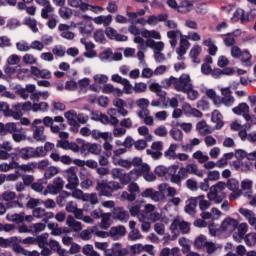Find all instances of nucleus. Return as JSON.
Here are the masks:
<instances>
[{"mask_svg":"<svg viewBox=\"0 0 256 256\" xmlns=\"http://www.w3.org/2000/svg\"><path fill=\"white\" fill-rule=\"evenodd\" d=\"M166 87H171L174 85V89L181 93H189L193 89V84H191V76L188 74H182L179 79L171 76L169 79L164 81Z\"/></svg>","mask_w":256,"mask_h":256,"instance_id":"obj_1","label":"nucleus"},{"mask_svg":"<svg viewBox=\"0 0 256 256\" xmlns=\"http://www.w3.org/2000/svg\"><path fill=\"white\" fill-rule=\"evenodd\" d=\"M96 189L103 197H112L114 191L123 189V185L116 181L98 182Z\"/></svg>","mask_w":256,"mask_h":256,"instance_id":"obj_2","label":"nucleus"},{"mask_svg":"<svg viewBox=\"0 0 256 256\" xmlns=\"http://www.w3.org/2000/svg\"><path fill=\"white\" fill-rule=\"evenodd\" d=\"M0 247L2 249L11 248L15 253H21L22 255H25V253H27V250L19 244V241L15 236H12L10 238L0 237Z\"/></svg>","mask_w":256,"mask_h":256,"instance_id":"obj_3","label":"nucleus"},{"mask_svg":"<svg viewBox=\"0 0 256 256\" xmlns=\"http://www.w3.org/2000/svg\"><path fill=\"white\" fill-rule=\"evenodd\" d=\"M66 177L68 183L66 184V189L73 191L79 187V178L77 177V168L70 167L66 170Z\"/></svg>","mask_w":256,"mask_h":256,"instance_id":"obj_4","label":"nucleus"},{"mask_svg":"<svg viewBox=\"0 0 256 256\" xmlns=\"http://www.w3.org/2000/svg\"><path fill=\"white\" fill-rule=\"evenodd\" d=\"M15 153L11 154L14 157H20V159H23L24 161H29V159H34L33 156V147H24L20 148L17 147L14 149Z\"/></svg>","mask_w":256,"mask_h":256,"instance_id":"obj_5","label":"nucleus"},{"mask_svg":"<svg viewBox=\"0 0 256 256\" xmlns=\"http://www.w3.org/2000/svg\"><path fill=\"white\" fill-rule=\"evenodd\" d=\"M114 219L121 221V223H127L129 221V212L123 209L122 207H118L113 212Z\"/></svg>","mask_w":256,"mask_h":256,"instance_id":"obj_6","label":"nucleus"},{"mask_svg":"<svg viewBox=\"0 0 256 256\" xmlns=\"http://www.w3.org/2000/svg\"><path fill=\"white\" fill-rule=\"evenodd\" d=\"M64 117L68 121V125L71 127H76V129H79V123H77V112L75 110H69L64 113Z\"/></svg>","mask_w":256,"mask_h":256,"instance_id":"obj_7","label":"nucleus"},{"mask_svg":"<svg viewBox=\"0 0 256 256\" xmlns=\"http://www.w3.org/2000/svg\"><path fill=\"white\" fill-rule=\"evenodd\" d=\"M199 199H205V196L200 195L197 198H190L188 200V204L185 206V211L188 213V215H193V213H195V208L197 207Z\"/></svg>","mask_w":256,"mask_h":256,"instance_id":"obj_8","label":"nucleus"},{"mask_svg":"<svg viewBox=\"0 0 256 256\" xmlns=\"http://www.w3.org/2000/svg\"><path fill=\"white\" fill-rule=\"evenodd\" d=\"M243 67H251L253 65V55L249 52V50L242 51V54L239 57Z\"/></svg>","mask_w":256,"mask_h":256,"instance_id":"obj_9","label":"nucleus"},{"mask_svg":"<svg viewBox=\"0 0 256 256\" xmlns=\"http://www.w3.org/2000/svg\"><path fill=\"white\" fill-rule=\"evenodd\" d=\"M49 247L52 251H56L60 256H69V252L63 248L57 240H50Z\"/></svg>","mask_w":256,"mask_h":256,"instance_id":"obj_10","label":"nucleus"},{"mask_svg":"<svg viewBox=\"0 0 256 256\" xmlns=\"http://www.w3.org/2000/svg\"><path fill=\"white\" fill-rule=\"evenodd\" d=\"M142 197L146 199H152V201H159V197H161V193L159 191L153 190V188H147L141 193Z\"/></svg>","mask_w":256,"mask_h":256,"instance_id":"obj_11","label":"nucleus"},{"mask_svg":"<svg viewBox=\"0 0 256 256\" xmlns=\"http://www.w3.org/2000/svg\"><path fill=\"white\" fill-rule=\"evenodd\" d=\"M78 25H81V27H79V32L81 35H91V33H93V22L85 21L78 23Z\"/></svg>","mask_w":256,"mask_h":256,"instance_id":"obj_12","label":"nucleus"},{"mask_svg":"<svg viewBox=\"0 0 256 256\" xmlns=\"http://www.w3.org/2000/svg\"><path fill=\"white\" fill-rule=\"evenodd\" d=\"M211 121L216 123V129H221L225 125V122H223V115H221L219 110H214L212 112Z\"/></svg>","mask_w":256,"mask_h":256,"instance_id":"obj_13","label":"nucleus"},{"mask_svg":"<svg viewBox=\"0 0 256 256\" xmlns=\"http://www.w3.org/2000/svg\"><path fill=\"white\" fill-rule=\"evenodd\" d=\"M177 169H179L178 165H173L169 168V173L171 175L170 181L171 183H175L176 185H179L182 181L181 175L177 174Z\"/></svg>","mask_w":256,"mask_h":256,"instance_id":"obj_14","label":"nucleus"},{"mask_svg":"<svg viewBox=\"0 0 256 256\" xmlns=\"http://www.w3.org/2000/svg\"><path fill=\"white\" fill-rule=\"evenodd\" d=\"M237 35H241L240 30H236L232 33L224 34V36L226 37L224 39V44L226 45V47H233V45H235V38H233V36L237 37Z\"/></svg>","mask_w":256,"mask_h":256,"instance_id":"obj_15","label":"nucleus"},{"mask_svg":"<svg viewBox=\"0 0 256 256\" xmlns=\"http://www.w3.org/2000/svg\"><path fill=\"white\" fill-rule=\"evenodd\" d=\"M70 7L79 8L81 11H89V4L83 2V0H68Z\"/></svg>","mask_w":256,"mask_h":256,"instance_id":"obj_16","label":"nucleus"},{"mask_svg":"<svg viewBox=\"0 0 256 256\" xmlns=\"http://www.w3.org/2000/svg\"><path fill=\"white\" fill-rule=\"evenodd\" d=\"M7 221H11L12 223H23L25 221V212H21L19 214H7Z\"/></svg>","mask_w":256,"mask_h":256,"instance_id":"obj_17","label":"nucleus"},{"mask_svg":"<svg viewBox=\"0 0 256 256\" xmlns=\"http://www.w3.org/2000/svg\"><path fill=\"white\" fill-rule=\"evenodd\" d=\"M126 233H127V230L123 225L115 226L110 229L111 237H117V235H119L120 237H124Z\"/></svg>","mask_w":256,"mask_h":256,"instance_id":"obj_18","label":"nucleus"},{"mask_svg":"<svg viewBox=\"0 0 256 256\" xmlns=\"http://www.w3.org/2000/svg\"><path fill=\"white\" fill-rule=\"evenodd\" d=\"M44 131H45V127L36 126L34 133H33V138L36 141H42V142L45 141V139H47V137H45V135H43Z\"/></svg>","mask_w":256,"mask_h":256,"instance_id":"obj_19","label":"nucleus"},{"mask_svg":"<svg viewBox=\"0 0 256 256\" xmlns=\"http://www.w3.org/2000/svg\"><path fill=\"white\" fill-rule=\"evenodd\" d=\"M191 9H193V1H189V0H183L180 4V6L178 7V12L179 13H189V11H191Z\"/></svg>","mask_w":256,"mask_h":256,"instance_id":"obj_20","label":"nucleus"},{"mask_svg":"<svg viewBox=\"0 0 256 256\" xmlns=\"http://www.w3.org/2000/svg\"><path fill=\"white\" fill-rule=\"evenodd\" d=\"M24 25L29 27L33 33H39V28H37V20L31 17H26L24 19Z\"/></svg>","mask_w":256,"mask_h":256,"instance_id":"obj_21","label":"nucleus"},{"mask_svg":"<svg viewBox=\"0 0 256 256\" xmlns=\"http://www.w3.org/2000/svg\"><path fill=\"white\" fill-rule=\"evenodd\" d=\"M169 135L174 141H183V132L175 126L170 130Z\"/></svg>","mask_w":256,"mask_h":256,"instance_id":"obj_22","label":"nucleus"},{"mask_svg":"<svg viewBox=\"0 0 256 256\" xmlns=\"http://www.w3.org/2000/svg\"><path fill=\"white\" fill-rule=\"evenodd\" d=\"M235 115H242V113H249V105L247 103H240L238 106L232 109Z\"/></svg>","mask_w":256,"mask_h":256,"instance_id":"obj_23","label":"nucleus"},{"mask_svg":"<svg viewBox=\"0 0 256 256\" xmlns=\"http://www.w3.org/2000/svg\"><path fill=\"white\" fill-rule=\"evenodd\" d=\"M32 111L37 113V111H49V104L47 102L34 103L32 105Z\"/></svg>","mask_w":256,"mask_h":256,"instance_id":"obj_24","label":"nucleus"},{"mask_svg":"<svg viewBox=\"0 0 256 256\" xmlns=\"http://www.w3.org/2000/svg\"><path fill=\"white\" fill-rule=\"evenodd\" d=\"M222 227H225L226 229L227 227H232V229H237V227H239V221L233 218H226L222 223Z\"/></svg>","mask_w":256,"mask_h":256,"instance_id":"obj_25","label":"nucleus"},{"mask_svg":"<svg viewBox=\"0 0 256 256\" xmlns=\"http://www.w3.org/2000/svg\"><path fill=\"white\" fill-rule=\"evenodd\" d=\"M49 237L48 233L39 235L35 238V243L38 244V246L41 248L45 247V245H47V239Z\"/></svg>","mask_w":256,"mask_h":256,"instance_id":"obj_26","label":"nucleus"},{"mask_svg":"<svg viewBox=\"0 0 256 256\" xmlns=\"http://www.w3.org/2000/svg\"><path fill=\"white\" fill-rule=\"evenodd\" d=\"M102 220H101V224L100 227L101 229H108L111 227V223H109L110 219H111V214L107 213V214H102Z\"/></svg>","mask_w":256,"mask_h":256,"instance_id":"obj_27","label":"nucleus"},{"mask_svg":"<svg viewBox=\"0 0 256 256\" xmlns=\"http://www.w3.org/2000/svg\"><path fill=\"white\" fill-rule=\"evenodd\" d=\"M32 153H33L34 159L47 156V153L45 152V148H43V146L32 148Z\"/></svg>","mask_w":256,"mask_h":256,"instance_id":"obj_28","label":"nucleus"},{"mask_svg":"<svg viewBox=\"0 0 256 256\" xmlns=\"http://www.w3.org/2000/svg\"><path fill=\"white\" fill-rule=\"evenodd\" d=\"M191 59H193L194 63H197V57H199V55H201V46L196 45L194 46L189 53Z\"/></svg>","mask_w":256,"mask_h":256,"instance_id":"obj_29","label":"nucleus"},{"mask_svg":"<svg viewBox=\"0 0 256 256\" xmlns=\"http://www.w3.org/2000/svg\"><path fill=\"white\" fill-rule=\"evenodd\" d=\"M134 173L138 176L143 175V173H149V171H151V168L148 166L147 163L141 164L140 167L138 169H134L131 171V173Z\"/></svg>","mask_w":256,"mask_h":256,"instance_id":"obj_30","label":"nucleus"},{"mask_svg":"<svg viewBox=\"0 0 256 256\" xmlns=\"http://www.w3.org/2000/svg\"><path fill=\"white\" fill-rule=\"evenodd\" d=\"M181 127L182 131H185V133H190L191 129H193V124L191 123H182L179 122H172V127Z\"/></svg>","mask_w":256,"mask_h":256,"instance_id":"obj_31","label":"nucleus"},{"mask_svg":"<svg viewBox=\"0 0 256 256\" xmlns=\"http://www.w3.org/2000/svg\"><path fill=\"white\" fill-rule=\"evenodd\" d=\"M85 49L89 52H85L84 56L91 59V57L95 55V51H93V49H95V44H93V42L85 43Z\"/></svg>","mask_w":256,"mask_h":256,"instance_id":"obj_32","label":"nucleus"},{"mask_svg":"<svg viewBox=\"0 0 256 256\" xmlns=\"http://www.w3.org/2000/svg\"><path fill=\"white\" fill-rule=\"evenodd\" d=\"M226 187L230 191H237L239 189V181L235 178L228 179Z\"/></svg>","mask_w":256,"mask_h":256,"instance_id":"obj_33","label":"nucleus"},{"mask_svg":"<svg viewBox=\"0 0 256 256\" xmlns=\"http://www.w3.org/2000/svg\"><path fill=\"white\" fill-rule=\"evenodd\" d=\"M244 241H245L247 247H253V245H255V243H256V233L247 234L244 237Z\"/></svg>","mask_w":256,"mask_h":256,"instance_id":"obj_34","label":"nucleus"},{"mask_svg":"<svg viewBox=\"0 0 256 256\" xmlns=\"http://www.w3.org/2000/svg\"><path fill=\"white\" fill-rule=\"evenodd\" d=\"M93 37L96 43H105V32L103 30H96Z\"/></svg>","mask_w":256,"mask_h":256,"instance_id":"obj_35","label":"nucleus"},{"mask_svg":"<svg viewBox=\"0 0 256 256\" xmlns=\"http://www.w3.org/2000/svg\"><path fill=\"white\" fill-rule=\"evenodd\" d=\"M0 112L4 113L5 117L13 115V110L9 109L7 102H0Z\"/></svg>","mask_w":256,"mask_h":256,"instance_id":"obj_36","label":"nucleus"},{"mask_svg":"<svg viewBox=\"0 0 256 256\" xmlns=\"http://www.w3.org/2000/svg\"><path fill=\"white\" fill-rule=\"evenodd\" d=\"M47 212L45 209L43 208H35L32 212L33 214V217H36V219H43L46 215H47Z\"/></svg>","mask_w":256,"mask_h":256,"instance_id":"obj_37","label":"nucleus"},{"mask_svg":"<svg viewBox=\"0 0 256 256\" xmlns=\"http://www.w3.org/2000/svg\"><path fill=\"white\" fill-rule=\"evenodd\" d=\"M54 9L51 7V4L44 5V8L41 10L42 19H49V13H53Z\"/></svg>","mask_w":256,"mask_h":256,"instance_id":"obj_38","label":"nucleus"},{"mask_svg":"<svg viewBox=\"0 0 256 256\" xmlns=\"http://www.w3.org/2000/svg\"><path fill=\"white\" fill-rule=\"evenodd\" d=\"M59 173V170H57V167L50 166L48 169H46L44 177L46 179H51L52 177H55Z\"/></svg>","mask_w":256,"mask_h":256,"instance_id":"obj_39","label":"nucleus"},{"mask_svg":"<svg viewBox=\"0 0 256 256\" xmlns=\"http://www.w3.org/2000/svg\"><path fill=\"white\" fill-rule=\"evenodd\" d=\"M184 111H187V109H189V113H191V115H193L194 117H203V112L199 111L198 109L195 108H191V105L186 104L183 106Z\"/></svg>","mask_w":256,"mask_h":256,"instance_id":"obj_40","label":"nucleus"},{"mask_svg":"<svg viewBox=\"0 0 256 256\" xmlns=\"http://www.w3.org/2000/svg\"><path fill=\"white\" fill-rule=\"evenodd\" d=\"M73 12H71V9L67 7H62L59 9V15L62 19H70Z\"/></svg>","mask_w":256,"mask_h":256,"instance_id":"obj_41","label":"nucleus"},{"mask_svg":"<svg viewBox=\"0 0 256 256\" xmlns=\"http://www.w3.org/2000/svg\"><path fill=\"white\" fill-rule=\"evenodd\" d=\"M179 229L182 235H186L187 233H189V231H191V224L182 220L180 221Z\"/></svg>","mask_w":256,"mask_h":256,"instance_id":"obj_42","label":"nucleus"},{"mask_svg":"<svg viewBox=\"0 0 256 256\" xmlns=\"http://www.w3.org/2000/svg\"><path fill=\"white\" fill-rule=\"evenodd\" d=\"M207 238H205V236H199L196 238L195 240V246L198 249H203V247H205L207 245Z\"/></svg>","mask_w":256,"mask_h":256,"instance_id":"obj_43","label":"nucleus"},{"mask_svg":"<svg viewBox=\"0 0 256 256\" xmlns=\"http://www.w3.org/2000/svg\"><path fill=\"white\" fill-rule=\"evenodd\" d=\"M20 25L21 23L19 22V20L12 18L7 21L6 27L7 29L13 30L17 29V27H20Z\"/></svg>","mask_w":256,"mask_h":256,"instance_id":"obj_44","label":"nucleus"},{"mask_svg":"<svg viewBox=\"0 0 256 256\" xmlns=\"http://www.w3.org/2000/svg\"><path fill=\"white\" fill-rule=\"evenodd\" d=\"M177 149V145L171 144L168 150L165 151V157H169V159H175V151Z\"/></svg>","mask_w":256,"mask_h":256,"instance_id":"obj_45","label":"nucleus"},{"mask_svg":"<svg viewBox=\"0 0 256 256\" xmlns=\"http://www.w3.org/2000/svg\"><path fill=\"white\" fill-rule=\"evenodd\" d=\"M226 187H227V184L223 181H220L216 183L214 186H212L210 188V191H216V193H221V191H223V189H225Z\"/></svg>","mask_w":256,"mask_h":256,"instance_id":"obj_46","label":"nucleus"},{"mask_svg":"<svg viewBox=\"0 0 256 256\" xmlns=\"http://www.w3.org/2000/svg\"><path fill=\"white\" fill-rule=\"evenodd\" d=\"M239 214L243 215V217H245L246 219H251V217H255V212L247 208H240Z\"/></svg>","mask_w":256,"mask_h":256,"instance_id":"obj_47","label":"nucleus"},{"mask_svg":"<svg viewBox=\"0 0 256 256\" xmlns=\"http://www.w3.org/2000/svg\"><path fill=\"white\" fill-rule=\"evenodd\" d=\"M7 133H17V124L13 122L7 123L5 125V135H7Z\"/></svg>","mask_w":256,"mask_h":256,"instance_id":"obj_48","label":"nucleus"},{"mask_svg":"<svg viewBox=\"0 0 256 256\" xmlns=\"http://www.w3.org/2000/svg\"><path fill=\"white\" fill-rule=\"evenodd\" d=\"M94 81L99 85H103L104 83H107V81H109V77L103 74H97L94 76Z\"/></svg>","mask_w":256,"mask_h":256,"instance_id":"obj_49","label":"nucleus"},{"mask_svg":"<svg viewBox=\"0 0 256 256\" xmlns=\"http://www.w3.org/2000/svg\"><path fill=\"white\" fill-rule=\"evenodd\" d=\"M23 62L26 63V65H33L37 63V59H35V56H33V54H25L23 56Z\"/></svg>","mask_w":256,"mask_h":256,"instance_id":"obj_50","label":"nucleus"},{"mask_svg":"<svg viewBox=\"0 0 256 256\" xmlns=\"http://www.w3.org/2000/svg\"><path fill=\"white\" fill-rule=\"evenodd\" d=\"M221 103H223L226 107H231L235 103V98L233 96H224L221 98Z\"/></svg>","mask_w":256,"mask_h":256,"instance_id":"obj_51","label":"nucleus"},{"mask_svg":"<svg viewBox=\"0 0 256 256\" xmlns=\"http://www.w3.org/2000/svg\"><path fill=\"white\" fill-rule=\"evenodd\" d=\"M105 34L108 37V39H111V41H114L115 37H117V30H115L112 27H107L105 30Z\"/></svg>","mask_w":256,"mask_h":256,"instance_id":"obj_52","label":"nucleus"},{"mask_svg":"<svg viewBox=\"0 0 256 256\" xmlns=\"http://www.w3.org/2000/svg\"><path fill=\"white\" fill-rule=\"evenodd\" d=\"M30 49H35V51H43V49H45V45H43L41 41L35 40L31 43Z\"/></svg>","mask_w":256,"mask_h":256,"instance_id":"obj_53","label":"nucleus"},{"mask_svg":"<svg viewBox=\"0 0 256 256\" xmlns=\"http://www.w3.org/2000/svg\"><path fill=\"white\" fill-rule=\"evenodd\" d=\"M118 179H119L120 185H122V187H124V185H129V183L131 182V176H129L125 173H122Z\"/></svg>","mask_w":256,"mask_h":256,"instance_id":"obj_54","label":"nucleus"},{"mask_svg":"<svg viewBox=\"0 0 256 256\" xmlns=\"http://www.w3.org/2000/svg\"><path fill=\"white\" fill-rule=\"evenodd\" d=\"M52 53L56 55V57H64L65 56V50L63 49V46H55L52 49Z\"/></svg>","mask_w":256,"mask_h":256,"instance_id":"obj_55","label":"nucleus"},{"mask_svg":"<svg viewBox=\"0 0 256 256\" xmlns=\"http://www.w3.org/2000/svg\"><path fill=\"white\" fill-rule=\"evenodd\" d=\"M242 53L243 51H241V48H239V46H232L231 55L234 59H239Z\"/></svg>","mask_w":256,"mask_h":256,"instance_id":"obj_56","label":"nucleus"},{"mask_svg":"<svg viewBox=\"0 0 256 256\" xmlns=\"http://www.w3.org/2000/svg\"><path fill=\"white\" fill-rule=\"evenodd\" d=\"M16 196L17 194H15V192L6 191L2 194V199L4 201H13V199H15Z\"/></svg>","mask_w":256,"mask_h":256,"instance_id":"obj_57","label":"nucleus"},{"mask_svg":"<svg viewBox=\"0 0 256 256\" xmlns=\"http://www.w3.org/2000/svg\"><path fill=\"white\" fill-rule=\"evenodd\" d=\"M154 133L155 135H157V137H165L168 132L165 126H160L155 129Z\"/></svg>","mask_w":256,"mask_h":256,"instance_id":"obj_58","label":"nucleus"},{"mask_svg":"<svg viewBox=\"0 0 256 256\" xmlns=\"http://www.w3.org/2000/svg\"><path fill=\"white\" fill-rule=\"evenodd\" d=\"M88 152L93 153V155H99L101 153V146L98 144H90Z\"/></svg>","mask_w":256,"mask_h":256,"instance_id":"obj_59","label":"nucleus"},{"mask_svg":"<svg viewBox=\"0 0 256 256\" xmlns=\"http://www.w3.org/2000/svg\"><path fill=\"white\" fill-rule=\"evenodd\" d=\"M155 175H158V177H165L167 175V168L163 166H157L154 170Z\"/></svg>","mask_w":256,"mask_h":256,"instance_id":"obj_60","label":"nucleus"},{"mask_svg":"<svg viewBox=\"0 0 256 256\" xmlns=\"http://www.w3.org/2000/svg\"><path fill=\"white\" fill-rule=\"evenodd\" d=\"M144 249L145 247H143L141 244H134L130 247V251L131 253H133V255H137V253H141Z\"/></svg>","mask_w":256,"mask_h":256,"instance_id":"obj_61","label":"nucleus"},{"mask_svg":"<svg viewBox=\"0 0 256 256\" xmlns=\"http://www.w3.org/2000/svg\"><path fill=\"white\" fill-rule=\"evenodd\" d=\"M66 91H76L77 90V82L75 80H70L66 82L65 85Z\"/></svg>","mask_w":256,"mask_h":256,"instance_id":"obj_62","label":"nucleus"},{"mask_svg":"<svg viewBox=\"0 0 256 256\" xmlns=\"http://www.w3.org/2000/svg\"><path fill=\"white\" fill-rule=\"evenodd\" d=\"M217 65H218V67L225 68V67H227V65H229V59H227V57H225V56H220L218 58Z\"/></svg>","mask_w":256,"mask_h":256,"instance_id":"obj_63","label":"nucleus"},{"mask_svg":"<svg viewBox=\"0 0 256 256\" xmlns=\"http://www.w3.org/2000/svg\"><path fill=\"white\" fill-rule=\"evenodd\" d=\"M0 47H11V39L7 36L0 37Z\"/></svg>","mask_w":256,"mask_h":256,"instance_id":"obj_64","label":"nucleus"}]
</instances>
